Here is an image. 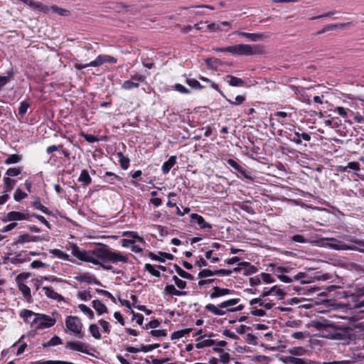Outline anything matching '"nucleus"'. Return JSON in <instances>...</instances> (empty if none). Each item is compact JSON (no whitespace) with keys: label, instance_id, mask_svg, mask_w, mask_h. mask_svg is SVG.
<instances>
[{"label":"nucleus","instance_id":"1","mask_svg":"<svg viewBox=\"0 0 364 364\" xmlns=\"http://www.w3.org/2000/svg\"><path fill=\"white\" fill-rule=\"evenodd\" d=\"M68 250L82 262L101 266L105 270H112L113 267L108 263L117 264L128 262V257L121 252L114 251L107 245L96 247L91 250H80L75 243H69Z\"/></svg>","mask_w":364,"mask_h":364},{"label":"nucleus","instance_id":"2","mask_svg":"<svg viewBox=\"0 0 364 364\" xmlns=\"http://www.w3.org/2000/svg\"><path fill=\"white\" fill-rule=\"evenodd\" d=\"M272 266L273 267V273L284 283H291L294 281H299L301 284H304L310 282L309 277L305 272H298L295 274V269L290 266Z\"/></svg>","mask_w":364,"mask_h":364},{"label":"nucleus","instance_id":"3","mask_svg":"<svg viewBox=\"0 0 364 364\" xmlns=\"http://www.w3.org/2000/svg\"><path fill=\"white\" fill-rule=\"evenodd\" d=\"M312 326L320 331L321 337L339 340L342 338L341 329L331 321L328 319H316L312 321Z\"/></svg>","mask_w":364,"mask_h":364},{"label":"nucleus","instance_id":"4","mask_svg":"<svg viewBox=\"0 0 364 364\" xmlns=\"http://www.w3.org/2000/svg\"><path fill=\"white\" fill-rule=\"evenodd\" d=\"M343 297L346 299V306L350 309H360L361 312H364V286L353 287L349 289L342 291Z\"/></svg>","mask_w":364,"mask_h":364},{"label":"nucleus","instance_id":"5","mask_svg":"<svg viewBox=\"0 0 364 364\" xmlns=\"http://www.w3.org/2000/svg\"><path fill=\"white\" fill-rule=\"evenodd\" d=\"M240 299L235 298L224 301L217 306L208 304L205 306V309L214 315L224 316L228 312L242 311L245 306L242 304L237 305Z\"/></svg>","mask_w":364,"mask_h":364},{"label":"nucleus","instance_id":"6","mask_svg":"<svg viewBox=\"0 0 364 364\" xmlns=\"http://www.w3.org/2000/svg\"><path fill=\"white\" fill-rule=\"evenodd\" d=\"M228 53L233 55H253L261 52L258 46L248 44H237L228 46Z\"/></svg>","mask_w":364,"mask_h":364},{"label":"nucleus","instance_id":"7","mask_svg":"<svg viewBox=\"0 0 364 364\" xmlns=\"http://www.w3.org/2000/svg\"><path fill=\"white\" fill-rule=\"evenodd\" d=\"M65 326L68 331L78 338L84 337L82 332V323L77 316H68L65 319Z\"/></svg>","mask_w":364,"mask_h":364},{"label":"nucleus","instance_id":"8","mask_svg":"<svg viewBox=\"0 0 364 364\" xmlns=\"http://www.w3.org/2000/svg\"><path fill=\"white\" fill-rule=\"evenodd\" d=\"M54 316V314H52ZM57 319L54 316H50L44 314H38L34 317L35 325L33 328L36 331L50 328L56 323Z\"/></svg>","mask_w":364,"mask_h":364},{"label":"nucleus","instance_id":"9","mask_svg":"<svg viewBox=\"0 0 364 364\" xmlns=\"http://www.w3.org/2000/svg\"><path fill=\"white\" fill-rule=\"evenodd\" d=\"M323 241H327L326 243H323L322 246L325 247H329L336 250H355L353 247H350L342 241L338 240L333 237H327L323 239Z\"/></svg>","mask_w":364,"mask_h":364},{"label":"nucleus","instance_id":"10","mask_svg":"<svg viewBox=\"0 0 364 364\" xmlns=\"http://www.w3.org/2000/svg\"><path fill=\"white\" fill-rule=\"evenodd\" d=\"M66 348L72 350L78 351L82 353H85L90 355L93 354L90 352V350H94L90 348L89 344L81 342V341H68L66 343Z\"/></svg>","mask_w":364,"mask_h":364},{"label":"nucleus","instance_id":"11","mask_svg":"<svg viewBox=\"0 0 364 364\" xmlns=\"http://www.w3.org/2000/svg\"><path fill=\"white\" fill-rule=\"evenodd\" d=\"M301 129L299 127L297 129L294 127V129L290 130V132H292V134H289V139L291 141L296 144H301L303 140L305 141H311V135L306 132L301 133Z\"/></svg>","mask_w":364,"mask_h":364},{"label":"nucleus","instance_id":"12","mask_svg":"<svg viewBox=\"0 0 364 364\" xmlns=\"http://www.w3.org/2000/svg\"><path fill=\"white\" fill-rule=\"evenodd\" d=\"M145 77L141 74H134L131 75L129 80H125L122 85V88L125 90H129L133 88H137L139 86L140 82L145 80Z\"/></svg>","mask_w":364,"mask_h":364},{"label":"nucleus","instance_id":"13","mask_svg":"<svg viewBox=\"0 0 364 364\" xmlns=\"http://www.w3.org/2000/svg\"><path fill=\"white\" fill-rule=\"evenodd\" d=\"M227 165L232 167L235 173H237V177H244L250 181H253L254 178L251 176L249 172H247L240 165H239L234 159H229L227 161Z\"/></svg>","mask_w":364,"mask_h":364},{"label":"nucleus","instance_id":"14","mask_svg":"<svg viewBox=\"0 0 364 364\" xmlns=\"http://www.w3.org/2000/svg\"><path fill=\"white\" fill-rule=\"evenodd\" d=\"M29 214L18 211H11L2 218L4 223L29 220Z\"/></svg>","mask_w":364,"mask_h":364},{"label":"nucleus","instance_id":"15","mask_svg":"<svg viewBox=\"0 0 364 364\" xmlns=\"http://www.w3.org/2000/svg\"><path fill=\"white\" fill-rule=\"evenodd\" d=\"M117 59L113 56L109 55H99L92 61L90 62V65L92 67H98L104 64L105 63H116Z\"/></svg>","mask_w":364,"mask_h":364},{"label":"nucleus","instance_id":"16","mask_svg":"<svg viewBox=\"0 0 364 364\" xmlns=\"http://www.w3.org/2000/svg\"><path fill=\"white\" fill-rule=\"evenodd\" d=\"M249 304L250 306L257 304L259 307H262L266 310L271 309L274 305L272 301L261 298L259 296L251 299L249 302Z\"/></svg>","mask_w":364,"mask_h":364},{"label":"nucleus","instance_id":"17","mask_svg":"<svg viewBox=\"0 0 364 364\" xmlns=\"http://www.w3.org/2000/svg\"><path fill=\"white\" fill-rule=\"evenodd\" d=\"M190 218L193 221L197 223L201 230H210L212 229L211 224L206 222L201 215L197 213H191Z\"/></svg>","mask_w":364,"mask_h":364},{"label":"nucleus","instance_id":"18","mask_svg":"<svg viewBox=\"0 0 364 364\" xmlns=\"http://www.w3.org/2000/svg\"><path fill=\"white\" fill-rule=\"evenodd\" d=\"M75 279L80 282H84L87 284H95L98 286H101L102 283L95 278V276L88 273H84L75 277Z\"/></svg>","mask_w":364,"mask_h":364},{"label":"nucleus","instance_id":"19","mask_svg":"<svg viewBox=\"0 0 364 364\" xmlns=\"http://www.w3.org/2000/svg\"><path fill=\"white\" fill-rule=\"evenodd\" d=\"M37 314H38L28 309H23L19 313L21 318H22L26 323H29L31 327H33V325H35L34 317H36Z\"/></svg>","mask_w":364,"mask_h":364},{"label":"nucleus","instance_id":"20","mask_svg":"<svg viewBox=\"0 0 364 364\" xmlns=\"http://www.w3.org/2000/svg\"><path fill=\"white\" fill-rule=\"evenodd\" d=\"M42 291L46 297L55 300L57 301H64V297L55 291V290L51 287H43L42 288Z\"/></svg>","mask_w":364,"mask_h":364},{"label":"nucleus","instance_id":"21","mask_svg":"<svg viewBox=\"0 0 364 364\" xmlns=\"http://www.w3.org/2000/svg\"><path fill=\"white\" fill-rule=\"evenodd\" d=\"M7 259L14 264H19L28 260V254L26 251H21L14 257H8Z\"/></svg>","mask_w":364,"mask_h":364},{"label":"nucleus","instance_id":"22","mask_svg":"<svg viewBox=\"0 0 364 364\" xmlns=\"http://www.w3.org/2000/svg\"><path fill=\"white\" fill-rule=\"evenodd\" d=\"M149 256L152 260L159 261L160 262H164L166 259L171 260L173 258L171 254L163 252H159L157 254L150 252Z\"/></svg>","mask_w":364,"mask_h":364},{"label":"nucleus","instance_id":"23","mask_svg":"<svg viewBox=\"0 0 364 364\" xmlns=\"http://www.w3.org/2000/svg\"><path fill=\"white\" fill-rule=\"evenodd\" d=\"M232 290L226 288H220L219 287H214L213 291L210 294V298L213 299L218 297L230 294Z\"/></svg>","mask_w":364,"mask_h":364},{"label":"nucleus","instance_id":"24","mask_svg":"<svg viewBox=\"0 0 364 364\" xmlns=\"http://www.w3.org/2000/svg\"><path fill=\"white\" fill-rule=\"evenodd\" d=\"M235 33L239 36L245 37L253 42L261 41L263 40V35L260 33H250L242 31H236Z\"/></svg>","mask_w":364,"mask_h":364},{"label":"nucleus","instance_id":"25","mask_svg":"<svg viewBox=\"0 0 364 364\" xmlns=\"http://www.w3.org/2000/svg\"><path fill=\"white\" fill-rule=\"evenodd\" d=\"M25 338V335L21 336V338L12 346V348H17V355H20L23 353L27 348V343L24 341Z\"/></svg>","mask_w":364,"mask_h":364},{"label":"nucleus","instance_id":"26","mask_svg":"<svg viewBox=\"0 0 364 364\" xmlns=\"http://www.w3.org/2000/svg\"><path fill=\"white\" fill-rule=\"evenodd\" d=\"M215 343V340L205 339L203 336H200L196 339V348L200 349L205 347L213 346Z\"/></svg>","mask_w":364,"mask_h":364},{"label":"nucleus","instance_id":"27","mask_svg":"<svg viewBox=\"0 0 364 364\" xmlns=\"http://www.w3.org/2000/svg\"><path fill=\"white\" fill-rule=\"evenodd\" d=\"M37 237L33 235H30L28 233L20 235L16 239L15 244L16 245H22L26 242H35L36 240Z\"/></svg>","mask_w":364,"mask_h":364},{"label":"nucleus","instance_id":"28","mask_svg":"<svg viewBox=\"0 0 364 364\" xmlns=\"http://www.w3.org/2000/svg\"><path fill=\"white\" fill-rule=\"evenodd\" d=\"M176 156H171L168 161H165L161 167L162 172L164 174L168 173L171 168L176 164Z\"/></svg>","mask_w":364,"mask_h":364},{"label":"nucleus","instance_id":"29","mask_svg":"<svg viewBox=\"0 0 364 364\" xmlns=\"http://www.w3.org/2000/svg\"><path fill=\"white\" fill-rule=\"evenodd\" d=\"M32 206L35 209L38 210L46 215L52 214V212L41 203L39 198H35V200L32 202Z\"/></svg>","mask_w":364,"mask_h":364},{"label":"nucleus","instance_id":"30","mask_svg":"<svg viewBox=\"0 0 364 364\" xmlns=\"http://www.w3.org/2000/svg\"><path fill=\"white\" fill-rule=\"evenodd\" d=\"M92 307L99 315H102L107 311V306L99 299L92 301Z\"/></svg>","mask_w":364,"mask_h":364},{"label":"nucleus","instance_id":"31","mask_svg":"<svg viewBox=\"0 0 364 364\" xmlns=\"http://www.w3.org/2000/svg\"><path fill=\"white\" fill-rule=\"evenodd\" d=\"M287 360L289 363L291 364H316L312 360L300 358L295 356H287Z\"/></svg>","mask_w":364,"mask_h":364},{"label":"nucleus","instance_id":"32","mask_svg":"<svg viewBox=\"0 0 364 364\" xmlns=\"http://www.w3.org/2000/svg\"><path fill=\"white\" fill-rule=\"evenodd\" d=\"M227 78L228 79L227 80L228 83L232 87H241L245 84L243 80L233 75H228Z\"/></svg>","mask_w":364,"mask_h":364},{"label":"nucleus","instance_id":"33","mask_svg":"<svg viewBox=\"0 0 364 364\" xmlns=\"http://www.w3.org/2000/svg\"><path fill=\"white\" fill-rule=\"evenodd\" d=\"M78 181L84 186H87L91 183L92 178L86 169L82 170L80 175L78 178Z\"/></svg>","mask_w":364,"mask_h":364},{"label":"nucleus","instance_id":"34","mask_svg":"<svg viewBox=\"0 0 364 364\" xmlns=\"http://www.w3.org/2000/svg\"><path fill=\"white\" fill-rule=\"evenodd\" d=\"M50 252L55 257H57L58 259H63V260H65V261H68V262L71 261L69 255H68L67 253L63 252L60 250L53 249V250H51L50 251Z\"/></svg>","mask_w":364,"mask_h":364},{"label":"nucleus","instance_id":"35","mask_svg":"<svg viewBox=\"0 0 364 364\" xmlns=\"http://www.w3.org/2000/svg\"><path fill=\"white\" fill-rule=\"evenodd\" d=\"M165 291L166 294L172 296H183L186 294L185 291H181L176 289L173 284L166 285L165 287Z\"/></svg>","mask_w":364,"mask_h":364},{"label":"nucleus","instance_id":"36","mask_svg":"<svg viewBox=\"0 0 364 364\" xmlns=\"http://www.w3.org/2000/svg\"><path fill=\"white\" fill-rule=\"evenodd\" d=\"M17 285L24 298L27 300L30 299L31 298L30 287L24 283L17 284Z\"/></svg>","mask_w":364,"mask_h":364},{"label":"nucleus","instance_id":"37","mask_svg":"<svg viewBox=\"0 0 364 364\" xmlns=\"http://www.w3.org/2000/svg\"><path fill=\"white\" fill-rule=\"evenodd\" d=\"M192 331V328H185L174 331L171 335V340H178Z\"/></svg>","mask_w":364,"mask_h":364},{"label":"nucleus","instance_id":"38","mask_svg":"<svg viewBox=\"0 0 364 364\" xmlns=\"http://www.w3.org/2000/svg\"><path fill=\"white\" fill-rule=\"evenodd\" d=\"M259 306L257 304H253L252 306H250V314L255 316L258 317H262L265 316V311L262 309H259Z\"/></svg>","mask_w":364,"mask_h":364},{"label":"nucleus","instance_id":"39","mask_svg":"<svg viewBox=\"0 0 364 364\" xmlns=\"http://www.w3.org/2000/svg\"><path fill=\"white\" fill-rule=\"evenodd\" d=\"M239 271L243 268L245 269L246 272L249 274L255 273L257 269L253 265L250 264V263L247 262H242L238 264Z\"/></svg>","mask_w":364,"mask_h":364},{"label":"nucleus","instance_id":"40","mask_svg":"<svg viewBox=\"0 0 364 364\" xmlns=\"http://www.w3.org/2000/svg\"><path fill=\"white\" fill-rule=\"evenodd\" d=\"M123 235H126L130 240H134V243L139 242L142 244H145V240L143 237H140L136 232H124Z\"/></svg>","mask_w":364,"mask_h":364},{"label":"nucleus","instance_id":"41","mask_svg":"<svg viewBox=\"0 0 364 364\" xmlns=\"http://www.w3.org/2000/svg\"><path fill=\"white\" fill-rule=\"evenodd\" d=\"M117 156L119 157V163L120 164L121 168L124 170L127 169L129 166V159L127 156H124L123 154L121 152H119L117 154Z\"/></svg>","mask_w":364,"mask_h":364},{"label":"nucleus","instance_id":"42","mask_svg":"<svg viewBox=\"0 0 364 364\" xmlns=\"http://www.w3.org/2000/svg\"><path fill=\"white\" fill-rule=\"evenodd\" d=\"M4 193H10L14 186L15 181L11 179L9 177H4Z\"/></svg>","mask_w":364,"mask_h":364},{"label":"nucleus","instance_id":"43","mask_svg":"<svg viewBox=\"0 0 364 364\" xmlns=\"http://www.w3.org/2000/svg\"><path fill=\"white\" fill-rule=\"evenodd\" d=\"M200 79L202 81L208 83L210 87H212L213 89L218 91L222 97H223L224 98H226V96L225 95L223 92L220 90L218 85L217 84H215L214 82H213L211 80H210L208 77H203V76L200 77Z\"/></svg>","mask_w":364,"mask_h":364},{"label":"nucleus","instance_id":"44","mask_svg":"<svg viewBox=\"0 0 364 364\" xmlns=\"http://www.w3.org/2000/svg\"><path fill=\"white\" fill-rule=\"evenodd\" d=\"M272 295L276 296L278 300L284 299L286 293L284 289H281L277 285H274L272 287Z\"/></svg>","mask_w":364,"mask_h":364},{"label":"nucleus","instance_id":"45","mask_svg":"<svg viewBox=\"0 0 364 364\" xmlns=\"http://www.w3.org/2000/svg\"><path fill=\"white\" fill-rule=\"evenodd\" d=\"M290 355L289 356H301L306 353L307 350L303 347H294L289 349Z\"/></svg>","mask_w":364,"mask_h":364},{"label":"nucleus","instance_id":"46","mask_svg":"<svg viewBox=\"0 0 364 364\" xmlns=\"http://www.w3.org/2000/svg\"><path fill=\"white\" fill-rule=\"evenodd\" d=\"M22 159L21 156L18 154H11L4 161L6 165L14 164L19 163Z\"/></svg>","mask_w":364,"mask_h":364},{"label":"nucleus","instance_id":"47","mask_svg":"<svg viewBox=\"0 0 364 364\" xmlns=\"http://www.w3.org/2000/svg\"><path fill=\"white\" fill-rule=\"evenodd\" d=\"M144 269L150 273L152 276L156 277H160L161 273L159 269H156V267L151 264H146L144 265Z\"/></svg>","mask_w":364,"mask_h":364},{"label":"nucleus","instance_id":"48","mask_svg":"<svg viewBox=\"0 0 364 364\" xmlns=\"http://www.w3.org/2000/svg\"><path fill=\"white\" fill-rule=\"evenodd\" d=\"M89 331L95 339H100L102 338L100 329L97 325L91 324L89 326Z\"/></svg>","mask_w":364,"mask_h":364},{"label":"nucleus","instance_id":"49","mask_svg":"<svg viewBox=\"0 0 364 364\" xmlns=\"http://www.w3.org/2000/svg\"><path fill=\"white\" fill-rule=\"evenodd\" d=\"M176 272L181 277H182L183 279H186L188 280L193 279V276L192 274L186 272L181 267H180L178 266H176Z\"/></svg>","mask_w":364,"mask_h":364},{"label":"nucleus","instance_id":"50","mask_svg":"<svg viewBox=\"0 0 364 364\" xmlns=\"http://www.w3.org/2000/svg\"><path fill=\"white\" fill-rule=\"evenodd\" d=\"M29 107L30 104L26 101H22L20 103L18 112L21 118L23 117V116L26 114Z\"/></svg>","mask_w":364,"mask_h":364},{"label":"nucleus","instance_id":"51","mask_svg":"<svg viewBox=\"0 0 364 364\" xmlns=\"http://www.w3.org/2000/svg\"><path fill=\"white\" fill-rule=\"evenodd\" d=\"M228 102L229 104H230L231 105H235V106H237V105H241L242 103H243L245 100H246V97L245 95H237L236 96V97L235 98V100H230V99H228L227 97L226 98H225Z\"/></svg>","mask_w":364,"mask_h":364},{"label":"nucleus","instance_id":"52","mask_svg":"<svg viewBox=\"0 0 364 364\" xmlns=\"http://www.w3.org/2000/svg\"><path fill=\"white\" fill-rule=\"evenodd\" d=\"M79 309L86 314L90 319H93L95 317L94 313L90 308L85 304H80L78 306Z\"/></svg>","mask_w":364,"mask_h":364},{"label":"nucleus","instance_id":"53","mask_svg":"<svg viewBox=\"0 0 364 364\" xmlns=\"http://www.w3.org/2000/svg\"><path fill=\"white\" fill-rule=\"evenodd\" d=\"M274 116L275 117H277L278 122L283 124L285 122L284 119L287 117H290L291 116V114L290 113H287L286 112L279 111V112H275L274 114Z\"/></svg>","mask_w":364,"mask_h":364},{"label":"nucleus","instance_id":"54","mask_svg":"<svg viewBox=\"0 0 364 364\" xmlns=\"http://www.w3.org/2000/svg\"><path fill=\"white\" fill-rule=\"evenodd\" d=\"M239 272L238 267L234 268L232 270L225 269H220L215 270L216 275H220V276H229L232 272Z\"/></svg>","mask_w":364,"mask_h":364},{"label":"nucleus","instance_id":"55","mask_svg":"<svg viewBox=\"0 0 364 364\" xmlns=\"http://www.w3.org/2000/svg\"><path fill=\"white\" fill-rule=\"evenodd\" d=\"M216 275L215 270H210L208 269H202L198 274L199 278H206Z\"/></svg>","mask_w":364,"mask_h":364},{"label":"nucleus","instance_id":"56","mask_svg":"<svg viewBox=\"0 0 364 364\" xmlns=\"http://www.w3.org/2000/svg\"><path fill=\"white\" fill-rule=\"evenodd\" d=\"M6 173L9 178L17 176L21 173V168L20 167L9 168L7 169Z\"/></svg>","mask_w":364,"mask_h":364},{"label":"nucleus","instance_id":"57","mask_svg":"<svg viewBox=\"0 0 364 364\" xmlns=\"http://www.w3.org/2000/svg\"><path fill=\"white\" fill-rule=\"evenodd\" d=\"M26 197L27 193L22 191L21 188H17L14 195V198L16 201H20Z\"/></svg>","mask_w":364,"mask_h":364},{"label":"nucleus","instance_id":"58","mask_svg":"<svg viewBox=\"0 0 364 364\" xmlns=\"http://www.w3.org/2000/svg\"><path fill=\"white\" fill-rule=\"evenodd\" d=\"M77 297L82 301H89L92 298V295L89 291H80L77 293Z\"/></svg>","mask_w":364,"mask_h":364},{"label":"nucleus","instance_id":"59","mask_svg":"<svg viewBox=\"0 0 364 364\" xmlns=\"http://www.w3.org/2000/svg\"><path fill=\"white\" fill-rule=\"evenodd\" d=\"M105 176L110 178V181H108L110 184H113L114 180H117L118 181H121L122 180V178L119 176L111 171L105 172Z\"/></svg>","mask_w":364,"mask_h":364},{"label":"nucleus","instance_id":"60","mask_svg":"<svg viewBox=\"0 0 364 364\" xmlns=\"http://www.w3.org/2000/svg\"><path fill=\"white\" fill-rule=\"evenodd\" d=\"M186 83L192 88H195V89H202L203 88V87L200 85V82L198 80H196V79L188 78V79H186Z\"/></svg>","mask_w":364,"mask_h":364},{"label":"nucleus","instance_id":"61","mask_svg":"<svg viewBox=\"0 0 364 364\" xmlns=\"http://www.w3.org/2000/svg\"><path fill=\"white\" fill-rule=\"evenodd\" d=\"M205 258L207 259H209L212 263H215L219 260L218 257L216 255H213V250H210L205 252Z\"/></svg>","mask_w":364,"mask_h":364},{"label":"nucleus","instance_id":"62","mask_svg":"<svg viewBox=\"0 0 364 364\" xmlns=\"http://www.w3.org/2000/svg\"><path fill=\"white\" fill-rule=\"evenodd\" d=\"M259 276L261 280L266 284H270L274 282V280L272 279V277L268 273L262 272L259 274Z\"/></svg>","mask_w":364,"mask_h":364},{"label":"nucleus","instance_id":"63","mask_svg":"<svg viewBox=\"0 0 364 364\" xmlns=\"http://www.w3.org/2000/svg\"><path fill=\"white\" fill-rule=\"evenodd\" d=\"M207 30L210 32H217L221 31V24L210 23L207 25Z\"/></svg>","mask_w":364,"mask_h":364},{"label":"nucleus","instance_id":"64","mask_svg":"<svg viewBox=\"0 0 364 364\" xmlns=\"http://www.w3.org/2000/svg\"><path fill=\"white\" fill-rule=\"evenodd\" d=\"M99 323L105 333L107 334L110 333V324L108 321L101 319L99 321Z\"/></svg>","mask_w":364,"mask_h":364}]
</instances>
